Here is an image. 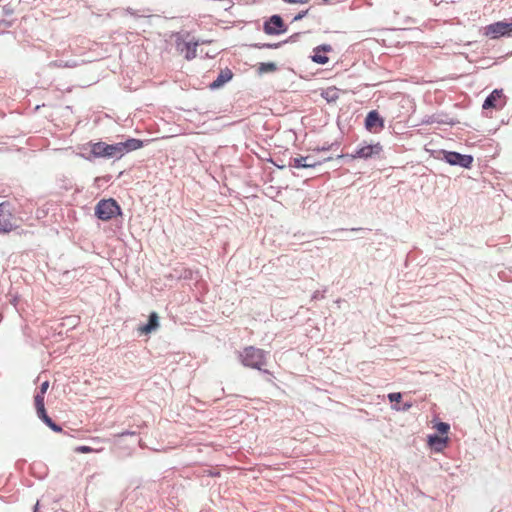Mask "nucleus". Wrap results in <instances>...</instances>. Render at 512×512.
Instances as JSON below:
<instances>
[{
	"instance_id": "f257e3e1",
	"label": "nucleus",
	"mask_w": 512,
	"mask_h": 512,
	"mask_svg": "<svg viewBox=\"0 0 512 512\" xmlns=\"http://www.w3.org/2000/svg\"><path fill=\"white\" fill-rule=\"evenodd\" d=\"M240 358L244 366L257 370H263V366L266 364L265 351L254 346L244 348Z\"/></svg>"
},
{
	"instance_id": "f03ea898",
	"label": "nucleus",
	"mask_w": 512,
	"mask_h": 512,
	"mask_svg": "<svg viewBox=\"0 0 512 512\" xmlns=\"http://www.w3.org/2000/svg\"><path fill=\"white\" fill-rule=\"evenodd\" d=\"M120 214L121 208L112 198L100 200L95 207V215L102 221H109Z\"/></svg>"
},
{
	"instance_id": "7ed1b4c3",
	"label": "nucleus",
	"mask_w": 512,
	"mask_h": 512,
	"mask_svg": "<svg viewBox=\"0 0 512 512\" xmlns=\"http://www.w3.org/2000/svg\"><path fill=\"white\" fill-rule=\"evenodd\" d=\"M91 154L96 158H121L122 150L119 143L107 144L105 142H97L91 145Z\"/></svg>"
},
{
	"instance_id": "20e7f679",
	"label": "nucleus",
	"mask_w": 512,
	"mask_h": 512,
	"mask_svg": "<svg viewBox=\"0 0 512 512\" xmlns=\"http://www.w3.org/2000/svg\"><path fill=\"white\" fill-rule=\"evenodd\" d=\"M484 34L489 36L492 39H496L503 36H510L512 34V21L504 22L499 21L493 24H490L485 27Z\"/></svg>"
},
{
	"instance_id": "39448f33",
	"label": "nucleus",
	"mask_w": 512,
	"mask_h": 512,
	"mask_svg": "<svg viewBox=\"0 0 512 512\" xmlns=\"http://www.w3.org/2000/svg\"><path fill=\"white\" fill-rule=\"evenodd\" d=\"M444 159L450 165H459L464 168H470L473 162V157L471 155H462L451 151L444 152Z\"/></svg>"
},
{
	"instance_id": "423d86ee",
	"label": "nucleus",
	"mask_w": 512,
	"mask_h": 512,
	"mask_svg": "<svg viewBox=\"0 0 512 512\" xmlns=\"http://www.w3.org/2000/svg\"><path fill=\"white\" fill-rule=\"evenodd\" d=\"M14 217L8 206L0 204V233H8L14 229Z\"/></svg>"
},
{
	"instance_id": "0eeeda50",
	"label": "nucleus",
	"mask_w": 512,
	"mask_h": 512,
	"mask_svg": "<svg viewBox=\"0 0 512 512\" xmlns=\"http://www.w3.org/2000/svg\"><path fill=\"white\" fill-rule=\"evenodd\" d=\"M505 104L503 90L495 89L483 103V109L501 108Z\"/></svg>"
},
{
	"instance_id": "6e6552de",
	"label": "nucleus",
	"mask_w": 512,
	"mask_h": 512,
	"mask_svg": "<svg viewBox=\"0 0 512 512\" xmlns=\"http://www.w3.org/2000/svg\"><path fill=\"white\" fill-rule=\"evenodd\" d=\"M381 152H382V146L380 145V143L370 144V145H365V146H362L361 148H359L352 157L367 159L374 155H378Z\"/></svg>"
},
{
	"instance_id": "1a4fd4ad",
	"label": "nucleus",
	"mask_w": 512,
	"mask_h": 512,
	"mask_svg": "<svg viewBox=\"0 0 512 512\" xmlns=\"http://www.w3.org/2000/svg\"><path fill=\"white\" fill-rule=\"evenodd\" d=\"M283 26L282 18L278 15H274L270 18L269 22L265 24V32L267 34H278L282 31Z\"/></svg>"
},
{
	"instance_id": "9d476101",
	"label": "nucleus",
	"mask_w": 512,
	"mask_h": 512,
	"mask_svg": "<svg viewBox=\"0 0 512 512\" xmlns=\"http://www.w3.org/2000/svg\"><path fill=\"white\" fill-rule=\"evenodd\" d=\"M331 51L330 45H322L318 46L314 49V54L312 56V61L317 64H326L329 61V58L325 55L326 52Z\"/></svg>"
},
{
	"instance_id": "9b49d317",
	"label": "nucleus",
	"mask_w": 512,
	"mask_h": 512,
	"mask_svg": "<svg viewBox=\"0 0 512 512\" xmlns=\"http://www.w3.org/2000/svg\"><path fill=\"white\" fill-rule=\"evenodd\" d=\"M448 440V436L430 435L428 443L435 451L441 452L446 448Z\"/></svg>"
},
{
	"instance_id": "f8f14e48",
	"label": "nucleus",
	"mask_w": 512,
	"mask_h": 512,
	"mask_svg": "<svg viewBox=\"0 0 512 512\" xmlns=\"http://www.w3.org/2000/svg\"><path fill=\"white\" fill-rule=\"evenodd\" d=\"M365 126L369 131H372L376 127L383 128L384 124L379 114L376 111H371L366 116Z\"/></svg>"
},
{
	"instance_id": "ddd939ff",
	"label": "nucleus",
	"mask_w": 512,
	"mask_h": 512,
	"mask_svg": "<svg viewBox=\"0 0 512 512\" xmlns=\"http://www.w3.org/2000/svg\"><path fill=\"white\" fill-rule=\"evenodd\" d=\"M119 145L122 150V156L128 152L138 150L143 147L144 143L143 141L136 139V138H130L126 140L125 142H119Z\"/></svg>"
},
{
	"instance_id": "4468645a",
	"label": "nucleus",
	"mask_w": 512,
	"mask_h": 512,
	"mask_svg": "<svg viewBox=\"0 0 512 512\" xmlns=\"http://www.w3.org/2000/svg\"><path fill=\"white\" fill-rule=\"evenodd\" d=\"M317 164H319V162L312 161L311 157H309V156L295 157L290 162V166H292L294 168H311V167H315Z\"/></svg>"
},
{
	"instance_id": "2eb2a0df",
	"label": "nucleus",
	"mask_w": 512,
	"mask_h": 512,
	"mask_svg": "<svg viewBox=\"0 0 512 512\" xmlns=\"http://www.w3.org/2000/svg\"><path fill=\"white\" fill-rule=\"evenodd\" d=\"M158 326H159V317L156 312H152L149 315L148 323L146 325L139 327V332L141 334H149L153 330L157 329Z\"/></svg>"
},
{
	"instance_id": "dca6fc26",
	"label": "nucleus",
	"mask_w": 512,
	"mask_h": 512,
	"mask_svg": "<svg viewBox=\"0 0 512 512\" xmlns=\"http://www.w3.org/2000/svg\"><path fill=\"white\" fill-rule=\"evenodd\" d=\"M232 76H233L232 71L230 69L226 68L219 73L218 77L216 78V80H214L211 83L210 87L212 89L219 88L222 85H224L225 83H227L229 80H231Z\"/></svg>"
},
{
	"instance_id": "f3484780",
	"label": "nucleus",
	"mask_w": 512,
	"mask_h": 512,
	"mask_svg": "<svg viewBox=\"0 0 512 512\" xmlns=\"http://www.w3.org/2000/svg\"><path fill=\"white\" fill-rule=\"evenodd\" d=\"M198 45H199V42L183 43V48H181V52H185V58L187 60H192L196 57Z\"/></svg>"
},
{
	"instance_id": "a211bd4d",
	"label": "nucleus",
	"mask_w": 512,
	"mask_h": 512,
	"mask_svg": "<svg viewBox=\"0 0 512 512\" xmlns=\"http://www.w3.org/2000/svg\"><path fill=\"white\" fill-rule=\"evenodd\" d=\"M435 428L440 434H442L443 436H447L450 426L447 423L439 422L436 424Z\"/></svg>"
},
{
	"instance_id": "6ab92c4d",
	"label": "nucleus",
	"mask_w": 512,
	"mask_h": 512,
	"mask_svg": "<svg viewBox=\"0 0 512 512\" xmlns=\"http://www.w3.org/2000/svg\"><path fill=\"white\" fill-rule=\"evenodd\" d=\"M35 408L36 410H42V408H44V394H40L38 393L36 396H35Z\"/></svg>"
},
{
	"instance_id": "aec40b11",
	"label": "nucleus",
	"mask_w": 512,
	"mask_h": 512,
	"mask_svg": "<svg viewBox=\"0 0 512 512\" xmlns=\"http://www.w3.org/2000/svg\"><path fill=\"white\" fill-rule=\"evenodd\" d=\"M276 70L274 63H261L259 67L260 72H272Z\"/></svg>"
},
{
	"instance_id": "412c9836",
	"label": "nucleus",
	"mask_w": 512,
	"mask_h": 512,
	"mask_svg": "<svg viewBox=\"0 0 512 512\" xmlns=\"http://www.w3.org/2000/svg\"><path fill=\"white\" fill-rule=\"evenodd\" d=\"M336 94V90L334 88H329L325 92L322 93V96L327 100H333Z\"/></svg>"
},
{
	"instance_id": "4be33fe9",
	"label": "nucleus",
	"mask_w": 512,
	"mask_h": 512,
	"mask_svg": "<svg viewBox=\"0 0 512 512\" xmlns=\"http://www.w3.org/2000/svg\"><path fill=\"white\" fill-rule=\"evenodd\" d=\"M93 451L95 450L89 446H78L75 448V452L77 453H91Z\"/></svg>"
},
{
	"instance_id": "5701e85b",
	"label": "nucleus",
	"mask_w": 512,
	"mask_h": 512,
	"mask_svg": "<svg viewBox=\"0 0 512 512\" xmlns=\"http://www.w3.org/2000/svg\"><path fill=\"white\" fill-rule=\"evenodd\" d=\"M388 398L391 402H400L402 395L401 393H390Z\"/></svg>"
},
{
	"instance_id": "b1692460",
	"label": "nucleus",
	"mask_w": 512,
	"mask_h": 512,
	"mask_svg": "<svg viewBox=\"0 0 512 512\" xmlns=\"http://www.w3.org/2000/svg\"><path fill=\"white\" fill-rule=\"evenodd\" d=\"M38 417L44 422L46 417H49L46 413L45 407L42 410H36Z\"/></svg>"
},
{
	"instance_id": "393cba45",
	"label": "nucleus",
	"mask_w": 512,
	"mask_h": 512,
	"mask_svg": "<svg viewBox=\"0 0 512 512\" xmlns=\"http://www.w3.org/2000/svg\"><path fill=\"white\" fill-rule=\"evenodd\" d=\"M48 388H49V382L48 381L43 382L41 384L40 392L39 393L45 395V393L47 392Z\"/></svg>"
},
{
	"instance_id": "a878e982",
	"label": "nucleus",
	"mask_w": 512,
	"mask_h": 512,
	"mask_svg": "<svg viewBox=\"0 0 512 512\" xmlns=\"http://www.w3.org/2000/svg\"><path fill=\"white\" fill-rule=\"evenodd\" d=\"M286 3L290 4H305L308 3L310 0H283Z\"/></svg>"
},
{
	"instance_id": "bb28decb",
	"label": "nucleus",
	"mask_w": 512,
	"mask_h": 512,
	"mask_svg": "<svg viewBox=\"0 0 512 512\" xmlns=\"http://www.w3.org/2000/svg\"><path fill=\"white\" fill-rule=\"evenodd\" d=\"M50 428L55 431V432H61L62 431V428L57 425L55 422H53V424L50 426Z\"/></svg>"
},
{
	"instance_id": "cd10ccee",
	"label": "nucleus",
	"mask_w": 512,
	"mask_h": 512,
	"mask_svg": "<svg viewBox=\"0 0 512 512\" xmlns=\"http://www.w3.org/2000/svg\"><path fill=\"white\" fill-rule=\"evenodd\" d=\"M44 423L50 427L53 424V421L50 417H46Z\"/></svg>"
},
{
	"instance_id": "c85d7f7f",
	"label": "nucleus",
	"mask_w": 512,
	"mask_h": 512,
	"mask_svg": "<svg viewBox=\"0 0 512 512\" xmlns=\"http://www.w3.org/2000/svg\"><path fill=\"white\" fill-rule=\"evenodd\" d=\"M410 407H411V405H410V404H406V405H405V407H404V409L406 410V409H409Z\"/></svg>"
},
{
	"instance_id": "c756f323",
	"label": "nucleus",
	"mask_w": 512,
	"mask_h": 512,
	"mask_svg": "<svg viewBox=\"0 0 512 512\" xmlns=\"http://www.w3.org/2000/svg\"><path fill=\"white\" fill-rule=\"evenodd\" d=\"M302 16H303V13H300V15H298V17H296V19L301 18Z\"/></svg>"
},
{
	"instance_id": "7c9ffc66",
	"label": "nucleus",
	"mask_w": 512,
	"mask_h": 512,
	"mask_svg": "<svg viewBox=\"0 0 512 512\" xmlns=\"http://www.w3.org/2000/svg\"><path fill=\"white\" fill-rule=\"evenodd\" d=\"M302 16H303V13H300V15H298V17H296V19L301 18Z\"/></svg>"
},
{
	"instance_id": "2f4dec72",
	"label": "nucleus",
	"mask_w": 512,
	"mask_h": 512,
	"mask_svg": "<svg viewBox=\"0 0 512 512\" xmlns=\"http://www.w3.org/2000/svg\"><path fill=\"white\" fill-rule=\"evenodd\" d=\"M351 230L352 231H357V230H360V228H352Z\"/></svg>"
}]
</instances>
